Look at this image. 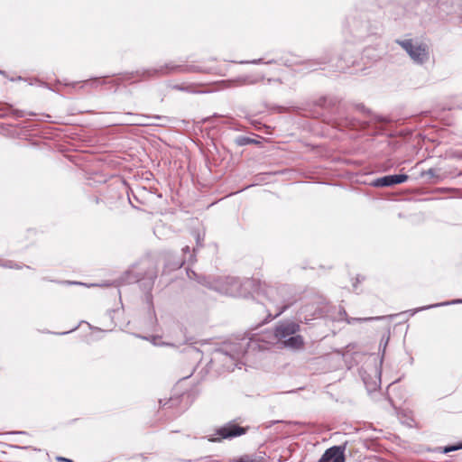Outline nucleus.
<instances>
[{"label": "nucleus", "mask_w": 462, "mask_h": 462, "mask_svg": "<svg viewBox=\"0 0 462 462\" xmlns=\"http://www.w3.org/2000/svg\"><path fill=\"white\" fill-rule=\"evenodd\" d=\"M457 303H462V300H451V301L440 302V303H437V304H431V305L420 307V308L417 309L414 312L420 311V310H429V309H432V308H437V307H440V306H446V305H450V304H457Z\"/></svg>", "instance_id": "nucleus-12"}, {"label": "nucleus", "mask_w": 462, "mask_h": 462, "mask_svg": "<svg viewBox=\"0 0 462 462\" xmlns=\"http://www.w3.org/2000/svg\"><path fill=\"white\" fill-rule=\"evenodd\" d=\"M174 88L179 89V90H181V91H185V90H187V88H183V87H180V86H175V87H174Z\"/></svg>", "instance_id": "nucleus-21"}, {"label": "nucleus", "mask_w": 462, "mask_h": 462, "mask_svg": "<svg viewBox=\"0 0 462 462\" xmlns=\"http://www.w3.org/2000/svg\"><path fill=\"white\" fill-rule=\"evenodd\" d=\"M152 343H153V345H160V343L156 342V338L155 337L152 338Z\"/></svg>", "instance_id": "nucleus-26"}, {"label": "nucleus", "mask_w": 462, "mask_h": 462, "mask_svg": "<svg viewBox=\"0 0 462 462\" xmlns=\"http://www.w3.org/2000/svg\"><path fill=\"white\" fill-rule=\"evenodd\" d=\"M156 277V273L155 272H152L150 273L149 275V279L153 281V279Z\"/></svg>", "instance_id": "nucleus-20"}, {"label": "nucleus", "mask_w": 462, "mask_h": 462, "mask_svg": "<svg viewBox=\"0 0 462 462\" xmlns=\"http://www.w3.org/2000/svg\"><path fill=\"white\" fill-rule=\"evenodd\" d=\"M181 265H182V263H179L177 264V267H178V268H180Z\"/></svg>", "instance_id": "nucleus-28"}, {"label": "nucleus", "mask_w": 462, "mask_h": 462, "mask_svg": "<svg viewBox=\"0 0 462 462\" xmlns=\"http://www.w3.org/2000/svg\"><path fill=\"white\" fill-rule=\"evenodd\" d=\"M182 251L184 254L189 253V246L186 245L185 247L182 248Z\"/></svg>", "instance_id": "nucleus-22"}, {"label": "nucleus", "mask_w": 462, "mask_h": 462, "mask_svg": "<svg viewBox=\"0 0 462 462\" xmlns=\"http://www.w3.org/2000/svg\"><path fill=\"white\" fill-rule=\"evenodd\" d=\"M178 68L179 66H171L170 64H166L165 66H161L159 68L136 70L135 72L130 73L127 77V79H134V77H138L141 79L159 77L174 71Z\"/></svg>", "instance_id": "nucleus-6"}, {"label": "nucleus", "mask_w": 462, "mask_h": 462, "mask_svg": "<svg viewBox=\"0 0 462 462\" xmlns=\"http://www.w3.org/2000/svg\"><path fill=\"white\" fill-rule=\"evenodd\" d=\"M406 174H394L386 175L381 178H377L373 181L374 187H391L396 184L405 182L408 180Z\"/></svg>", "instance_id": "nucleus-9"}, {"label": "nucleus", "mask_w": 462, "mask_h": 462, "mask_svg": "<svg viewBox=\"0 0 462 462\" xmlns=\"http://www.w3.org/2000/svg\"><path fill=\"white\" fill-rule=\"evenodd\" d=\"M246 432V429L240 427L234 423H227L217 430L216 435L210 439L211 441H218L224 439H232L237 436H241Z\"/></svg>", "instance_id": "nucleus-7"}, {"label": "nucleus", "mask_w": 462, "mask_h": 462, "mask_svg": "<svg viewBox=\"0 0 462 462\" xmlns=\"http://www.w3.org/2000/svg\"><path fill=\"white\" fill-rule=\"evenodd\" d=\"M398 43L408 53L414 63L422 65L429 60L430 52L426 44L414 42L411 39L398 41Z\"/></svg>", "instance_id": "nucleus-5"}, {"label": "nucleus", "mask_w": 462, "mask_h": 462, "mask_svg": "<svg viewBox=\"0 0 462 462\" xmlns=\"http://www.w3.org/2000/svg\"><path fill=\"white\" fill-rule=\"evenodd\" d=\"M175 402H177V400H174V399H171V398L170 400L164 402H163L162 400H160V404H162V406H166L169 403Z\"/></svg>", "instance_id": "nucleus-16"}, {"label": "nucleus", "mask_w": 462, "mask_h": 462, "mask_svg": "<svg viewBox=\"0 0 462 462\" xmlns=\"http://www.w3.org/2000/svg\"><path fill=\"white\" fill-rule=\"evenodd\" d=\"M458 448H459L458 446H449V447L445 448L444 452L448 453V452H450V451L457 450Z\"/></svg>", "instance_id": "nucleus-15"}, {"label": "nucleus", "mask_w": 462, "mask_h": 462, "mask_svg": "<svg viewBox=\"0 0 462 462\" xmlns=\"http://www.w3.org/2000/svg\"><path fill=\"white\" fill-rule=\"evenodd\" d=\"M188 276L190 279H196L199 283L210 290L232 297L245 296L247 293L245 287L249 286L252 282L250 281L242 282L238 278L235 277L211 279L210 277L199 276L193 271L188 272Z\"/></svg>", "instance_id": "nucleus-1"}, {"label": "nucleus", "mask_w": 462, "mask_h": 462, "mask_svg": "<svg viewBox=\"0 0 462 462\" xmlns=\"http://www.w3.org/2000/svg\"><path fill=\"white\" fill-rule=\"evenodd\" d=\"M264 80V76L256 74V75H247L244 77H240L237 79V82L239 86L245 85H254Z\"/></svg>", "instance_id": "nucleus-11"}, {"label": "nucleus", "mask_w": 462, "mask_h": 462, "mask_svg": "<svg viewBox=\"0 0 462 462\" xmlns=\"http://www.w3.org/2000/svg\"><path fill=\"white\" fill-rule=\"evenodd\" d=\"M57 460L61 461V462H72V460L66 458V457H58Z\"/></svg>", "instance_id": "nucleus-17"}, {"label": "nucleus", "mask_w": 462, "mask_h": 462, "mask_svg": "<svg viewBox=\"0 0 462 462\" xmlns=\"http://www.w3.org/2000/svg\"><path fill=\"white\" fill-rule=\"evenodd\" d=\"M346 444L328 448L319 462H345Z\"/></svg>", "instance_id": "nucleus-8"}, {"label": "nucleus", "mask_w": 462, "mask_h": 462, "mask_svg": "<svg viewBox=\"0 0 462 462\" xmlns=\"http://www.w3.org/2000/svg\"><path fill=\"white\" fill-rule=\"evenodd\" d=\"M340 315H343L345 317H346V312L345 310H343L342 311H340Z\"/></svg>", "instance_id": "nucleus-25"}, {"label": "nucleus", "mask_w": 462, "mask_h": 462, "mask_svg": "<svg viewBox=\"0 0 462 462\" xmlns=\"http://www.w3.org/2000/svg\"><path fill=\"white\" fill-rule=\"evenodd\" d=\"M259 294L266 297L274 305V317L280 316L298 300L293 289L286 284L273 286L265 282L260 283Z\"/></svg>", "instance_id": "nucleus-2"}, {"label": "nucleus", "mask_w": 462, "mask_h": 462, "mask_svg": "<svg viewBox=\"0 0 462 462\" xmlns=\"http://www.w3.org/2000/svg\"><path fill=\"white\" fill-rule=\"evenodd\" d=\"M420 176L421 177H426L429 180H432V179H438L439 180V176L438 174L437 170H435L433 168L429 169L427 171H421Z\"/></svg>", "instance_id": "nucleus-13"}, {"label": "nucleus", "mask_w": 462, "mask_h": 462, "mask_svg": "<svg viewBox=\"0 0 462 462\" xmlns=\"http://www.w3.org/2000/svg\"><path fill=\"white\" fill-rule=\"evenodd\" d=\"M201 241H202V239L200 238V236L198 235V236H197V246L198 247L202 246Z\"/></svg>", "instance_id": "nucleus-18"}, {"label": "nucleus", "mask_w": 462, "mask_h": 462, "mask_svg": "<svg viewBox=\"0 0 462 462\" xmlns=\"http://www.w3.org/2000/svg\"><path fill=\"white\" fill-rule=\"evenodd\" d=\"M128 116H133V120L127 121L125 124L130 125H140V126H147V125H154L155 124L150 122V119H161L160 116H148L144 115H133L131 113L127 114Z\"/></svg>", "instance_id": "nucleus-10"}, {"label": "nucleus", "mask_w": 462, "mask_h": 462, "mask_svg": "<svg viewBox=\"0 0 462 462\" xmlns=\"http://www.w3.org/2000/svg\"><path fill=\"white\" fill-rule=\"evenodd\" d=\"M257 342L255 338H243L239 342L225 344L215 351V360L222 362L226 370L233 371L248 349L254 348Z\"/></svg>", "instance_id": "nucleus-3"}, {"label": "nucleus", "mask_w": 462, "mask_h": 462, "mask_svg": "<svg viewBox=\"0 0 462 462\" xmlns=\"http://www.w3.org/2000/svg\"><path fill=\"white\" fill-rule=\"evenodd\" d=\"M272 81H278L279 83H281V81L279 79H267L268 83H271Z\"/></svg>", "instance_id": "nucleus-23"}, {"label": "nucleus", "mask_w": 462, "mask_h": 462, "mask_svg": "<svg viewBox=\"0 0 462 462\" xmlns=\"http://www.w3.org/2000/svg\"><path fill=\"white\" fill-rule=\"evenodd\" d=\"M252 142H253V140H252V139L247 138L245 143H252Z\"/></svg>", "instance_id": "nucleus-27"}, {"label": "nucleus", "mask_w": 462, "mask_h": 462, "mask_svg": "<svg viewBox=\"0 0 462 462\" xmlns=\"http://www.w3.org/2000/svg\"><path fill=\"white\" fill-rule=\"evenodd\" d=\"M260 62H261V60H254L251 61V63H254V64H257Z\"/></svg>", "instance_id": "nucleus-24"}, {"label": "nucleus", "mask_w": 462, "mask_h": 462, "mask_svg": "<svg viewBox=\"0 0 462 462\" xmlns=\"http://www.w3.org/2000/svg\"><path fill=\"white\" fill-rule=\"evenodd\" d=\"M371 319H374V318H368V319H354V318L346 319V322L348 324H352L356 320H371Z\"/></svg>", "instance_id": "nucleus-14"}, {"label": "nucleus", "mask_w": 462, "mask_h": 462, "mask_svg": "<svg viewBox=\"0 0 462 462\" xmlns=\"http://www.w3.org/2000/svg\"><path fill=\"white\" fill-rule=\"evenodd\" d=\"M458 448H462V443H461L460 445H458Z\"/></svg>", "instance_id": "nucleus-29"}, {"label": "nucleus", "mask_w": 462, "mask_h": 462, "mask_svg": "<svg viewBox=\"0 0 462 462\" xmlns=\"http://www.w3.org/2000/svg\"><path fill=\"white\" fill-rule=\"evenodd\" d=\"M300 325L294 321L285 320L280 322L274 328V337L285 347L300 349L304 345L303 337L297 335Z\"/></svg>", "instance_id": "nucleus-4"}, {"label": "nucleus", "mask_w": 462, "mask_h": 462, "mask_svg": "<svg viewBox=\"0 0 462 462\" xmlns=\"http://www.w3.org/2000/svg\"><path fill=\"white\" fill-rule=\"evenodd\" d=\"M3 266L5 267H8V268H14V265L13 264L12 262H7L6 263H5Z\"/></svg>", "instance_id": "nucleus-19"}]
</instances>
